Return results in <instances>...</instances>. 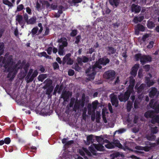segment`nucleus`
Here are the masks:
<instances>
[{"label": "nucleus", "mask_w": 159, "mask_h": 159, "mask_svg": "<svg viewBox=\"0 0 159 159\" xmlns=\"http://www.w3.org/2000/svg\"><path fill=\"white\" fill-rule=\"evenodd\" d=\"M115 72L114 70H109L104 72L103 75V77L109 81H112L115 78Z\"/></svg>", "instance_id": "obj_9"}, {"label": "nucleus", "mask_w": 159, "mask_h": 159, "mask_svg": "<svg viewBox=\"0 0 159 159\" xmlns=\"http://www.w3.org/2000/svg\"><path fill=\"white\" fill-rule=\"evenodd\" d=\"M137 27L138 30L143 31L145 30L144 27L141 24H138L137 25Z\"/></svg>", "instance_id": "obj_40"}, {"label": "nucleus", "mask_w": 159, "mask_h": 159, "mask_svg": "<svg viewBox=\"0 0 159 159\" xmlns=\"http://www.w3.org/2000/svg\"><path fill=\"white\" fill-rule=\"evenodd\" d=\"M36 21V19L34 17H32L28 20L26 22L27 25L29 24H33Z\"/></svg>", "instance_id": "obj_34"}, {"label": "nucleus", "mask_w": 159, "mask_h": 159, "mask_svg": "<svg viewBox=\"0 0 159 159\" xmlns=\"http://www.w3.org/2000/svg\"><path fill=\"white\" fill-rule=\"evenodd\" d=\"M33 69H31L30 70H29V71L27 74V75L25 77V79L26 80V82L27 83H29L30 82H29V80H29L30 79V77L32 75L31 74H32L33 72Z\"/></svg>", "instance_id": "obj_29"}, {"label": "nucleus", "mask_w": 159, "mask_h": 159, "mask_svg": "<svg viewBox=\"0 0 159 159\" xmlns=\"http://www.w3.org/2000/svg\"><path fill=\"white\" fill-rule=\"evenodd\" d=\"M89 148L90 152L94 156H97L98 154L97 151H103L104 150V147L100 143H93L89 147Z\"/></svg>", "instance_id": "obj_6"}, {"label": "nucleus", "mask_w": 159, "mask_h": 159, "mask_svg": "<svg viewBox=\"0 0 159 159\" xmlns=\"http://www.w3.org/2000/svg\"><path fill=\"white\" fill-rule=\"evenodd\" d=\"M41 55L42 56L44 57H45L46 58H49V57H50V56L48 55L47 54L46 52H41Z\"/></svg>", "instance_id": "obj_59"}, {"label": "nucleus", "mask_w": 159, "mask_h": 159, "mask_svg": "<svg viewBox=\"0 0 159 159\" xmlns=\"http://www.w3.org/2000/svg\"><path fill=\"white\" fill-rule=\"evenodd\" d=\"M75 98H72L70 99V101L69 104V107H72L73 106L74 104L75 103Z\"/></svg>", "instance_id": "obj_43"}, {"label": "nucleus", "mask_w": 159, "mask_h": 159, "mask_svg": "<svg viewBox=\"0 0 159 159\" xmlns=\"http://www.w3.org/2000/svg\"><path fill=\"white\" fill-rule=\"evenodd\" d=\"M47 77V75L46 74H42L39 75L38 77V79L39 81L42 82Z\"/></svg>", "instance_id": "obj_31"}, {"label": "nucleus", "mask_w": 159, "mask_h": 159, "mask_svg": "<svg viewBox=\"0 0 159 159\" xmlns=\"http://www.w3.org/2000/svg\"><path fill=\"white\" fill-rule=\"evenodd\" d=\"M139 67V63L136 64L132 68L131 75L135 76L137 74V71Z\"/></svg>", "instance_id": "obj_17"}, {"label": "nucleus", "mask_w": 159, "mask_h": 159, "mask_svg": "<svg viewBox=\"0 0 159 159\" xmlns=\"http://www.w3.org/2000/svg\"><path fill=\"white\" fill-rule=\"evenodd\" d=\"M77 32L78 31L77 30H72L70 34V35L71 37H74L77 35Z\"/></svg>", "instance_id": "obj_41"}, {"label": "nucleus", "mask_w": 159, "mask_h": 159, "mask_svg": "<svg viewBox=\"0 0 159 159\" xmlns=\"http://www.w3.org/2000/svg\"><path fill=\"white\" fill-rule=\"evenodd\" d=\"M152 133L147 137L148 139H154L156 138V136L154 134V133H157L158 132L157 127H155L151 129Z\"/></svg>", "instance_id": "obj_15"}, {"label": "nucleus", "mask_w": 159, "mask_h": 159, "mask_svg": "<svg viewBox=\"0 0 159 159\" xmlns=\"http://www.w3.org/2000/svg\"><path fill=\"white\" fill-rule=\"evenodd\" d=\"M2 63L4 64L3 66L5 68L4 71L5 72H9L7 77L13 79L20 68L19 67L18 68H17V65L12 66L13 63L12 56H9L7 58L6 61L5 59H4L2 61Z\"/></svg>", "instance_id": "obj_1"}, {"label": "nucleus", "mask_w": 159, "mask_h": 159, "mask_svg": "<svg viewBox=\"0 0 159 159\" xmlns=\"http://www.w3.org/2000/svg\"><path fill=\"white\" fill-rule=\"evenodd\" d=\"M135 58L136 61H138L140 59V62L143 65L147 61H152V58L149 55L142 56L140 53L136 54L135 55Z\"/></svg>", "instance_id": "obj_8"}, {"label": "nucleus", "mask_w": 159, "mask_h": 159, "mask_svg": "<svg viewBox=\"0 0 159 159\" xmlns=\"http://www.w3.org/2000/svg\"><path fill=\"white\" fill-rule=\"evenodd\" d=\"M107 50L108 52V54L109 55L115 53L116 51V49L111 46H108L107 48Z\"/></svg>", "instance_id": "obj_23"}, {"label": "nucleus", "mask_w": 159, "mask_h": 159, "mask_svg": "<svg viewBox=\"0 0 159 159\" xmlns=\"http://www.w3.org/2000/svg\"><path fill=\"white\" fill-rule=\"evenodd\" d=\"M110 61V59L107 58V56H105L98 59L93 66L97 69H101L102 67L101 65H102L103 66H106L109 63Z\"/></svg>", "instance_id": "obj_5"}, {"label": "nucleus", "mask_w": 159, "mask_h": 159, "mask_svg": "<svg viewBox=\"0 0 159 159\" xmlns=\"http://www.w3.org/2000/svg\"><path fill=\"white\" fill-rule=\"evenodd\" d=\"M57 42L59 43H62V44L60 45H62L64 47H66L68 45L67 40L64 37H61L60 39H58Z\"/></svg>", "instance_id": "obj_19"}, {"label": "nucleus", "mask_w": 159, "mask_h": 159, "mask_svg": "<svg viewBox=\"0 0 159 159\" xmlns=\"http://www.w3.org/2000/svg\"><path fill=\"white\" fill-rule=\"evenodd\" d=\"M113 25L114 28H117L120 25V23L117 22L115 23H113Z\"/></svg>", "instance_id": "obj_61"}, {"label": "nucleus", "mask_w": 159, "mask_h": 159, "mask_svg": "<svg viewBox=\"0 0 159 159\" xmlns=\"http://www.w3.org/2000/svg\"><path fill=\"white\" fill-rule=\"evenodd\" d=\"M38 74V73L37 70H34L31 75L30 79L29 80H28L29 82L30 83L32 82L34 80V78L37 76Z\"/></svg>", "instance_id": "obj_22"}, {"label": "nucleus", "mask_w": 159, "mask_h": 159, "mask_svg": "<svg viewBox=\"0 0 159 159\" xmlns=\"http://www.w3.org/2000/svg\"><path fill=\"white\" fill-rule=\"evenodd\" d=\"M74 71L72 69H69L68 71V75L69 76H73L74 74Z\"/></svg>", "instance_id": "obj_52"}, {"label": "nucleus", "mask_w": 159, "mask_h": 159, "mask_svg": "<svg viewBox=\"0 0 159 159\" xmlns=\"http://www.w3.org/2000/svg\"><path fill=\"white\" fill-rule=\"evenodd\" d=\"M26 11L28 14L30 15L32 14L31 9L29 7H28L26 8Z\"/></svg>", "instance_id": "obj_63"}, {"label": "nucleus", "mask_w": 159, "mask_h": 159, "mask_svg": "<svg viewBox=\"0 0 159 159\" xmlns=\"http://www.w3.org/2000/svg\"><path fill=\"white\" fill-rule=\"evenodd\" d=\"M98 104V101L97 100L93 102L92 103V108L94 111L97 108Z\"/></svg>", "instance_id": "obj_33"}, {"label": "nucleus", "mask_w": 159, "mask_h": 159, "mask_svg": "<svg viewBox=\"0 0 159 159\" xmlns=\"http://www.w3.org/2000/svg\"><path fill=\"white\" fill-rule=\"evenodd\" d=\"M53 66L54 69L55 70L59 68V66L57 62H55L53 63Z\"/></svg>", "instance_id": "obj_56"}, {"label": "nucleus", "mask_w": 159, "mask_h": 159, "mask_svg": "<svg viewBox=\"0 0 159 159\" xmlns=\"http://www.w3.org/2000/svg\"><path fill=\"white\" fill-rule=\"evenodd\" d=\"M64 47H63L62 45H59L58 47V53L60 55L62 56L64 55Z\"/></svg>", "instance_id": "obj_26"}, {"label": "nucleus", "mask_w": 159, "mask_h": 159, "mask_svg": "<svg viewBox=\"0 0 159 159\" xmlns=\"http://www.w3.org/2000/svg\"><path fill=\"white\" fill-rule=\"evenodd\" d=\"M76 60L79 65L81 66L83 65V63H86L92 61V60L90 59L86 56L84 55H82L81 57H78Z\"/></svg>", "instance_id": "obj_11"}, {"label": "nucleus", "mask_w": 159, "mask_h": 159, "mask_svg": "<svg viewBox=\"0 0 159 159\" xmlns=\"http://www.w3.org/2000/svg\"><path fill=\"white\" fill-rule=\"evenodd\" d=\"M3 3L4 4L7 5L10 7H12L13 6L12 3L8 0H3Z\"/></svg>", "instance_id": "obj_38"}, {"label": "nucleus", "mask_w": 159, "mask_h": 159, "mask_svg": "<svg viewBox=\"0 0 159 159\" xmlns=\"http://www.w3.org/2000/svg\"><path fill=\"white\" fill-rule=\"evenodd\" d=\"M152 146V145H150L149 146H147L145 147H142L140 146H137L135 147V148L136 149L139 150H143L146 152H148L151 149V147Z\"/></svg>", "instance_id": "obj_20"}, {"label": "nucleus", "mask_w": 159, "mask_h": 159, "mask_svg": "<svg viewBox=\"0 0 159 159\" xmlns=\"http://www.w3.org/2000/svg\"><path fill=\"white\" fill-rule=\"evenodd\" d=\"M120 82V80L119 79V77L118 76L117 77L116 80L113 83L114 85H116L119 84Z\"/></svg>", "instance_id": "obj_51"}, {"label": "nucleus", "mask_w": 159, "mask_h": 159, "mask_svg": "<svg viewBox=\"0 0 159 159\" xmlns=\"http://www.w3.org/2000/svg\"><path fill=\"white\" fill-rule=\"evenodd\" d=\"M139 103V102L138 101L136 100L134 104V107L135 108H137L138 107V105Z\"/></svg>", "instance_id": "obj_60"}, {"label": "nucleus", "mask_w": 159, "mask_h": 159, "mask_svg": "<svg viewBox=\"0 0 159 159\" xmlns=\"http://www.w3.org/2000/svg\"><path fill=\"white\" fill-rule=\"evenodd\" d=\"M96 122L97 123L99 122L100 119V113L97 111L96 114Z\"/></svg>", "instance_id": "obj_46"}, {"label": "nucleus", "mask_w": 159, "mask_h": 159, "mask_svg": "<svg viewBox=\"0 0 159 159\" xmlns=\"http://www.w3.org/2000/svg\"><path fill=\"white\" fill-rule=\"evenodd\" d=\"M86 110H84L83 111V114H82V117L83 118L84 120H85L86 119V117L87 116V115L86 114Z\"/></svg>", "instance_id": "obj_58"}, {"label": "nucleus", "mask_w": 159, "mask_h": 159, "mask_svg": "<svg viewBox=\"0 0 159 159\" xmlns=\"http://www.w3.org/2000/svg\"><path fill=\"white\" fill-rule=\"evenodd\" d=\"M148 27L149 28H152L154 27L155 24L152 21H148L147 24Z\"/></svg>", "instance_id": "obj_48"}, {"label": "nucleus", "mask_w": 159, "mask_h": 159, "mask_svg": "<svg viewBox=\"0 0 159 159\" xmlns=\"http://www.w3.org/2000/svg\"><path fill=\"white\" fill-rule=\"evenodd\" d=\"M36 8L37 9L38 11L41 9V4L39 3L38 1H37L36 3Z\"/></svg>", "instance_id": "obj_53"}, {"label": "nucleus", "mask_w": 159, "mask_h": 159, "mask_svg": "<svg viewBox=\"0 0 159 159\" xmlns=\"http://www.w3.org/2000/svg\"><path fill=\"white\" fill-rule=\"evenodd\" d=\"M85 95L83 93L81 99L78 100L77 99L76 100L73 108V111L76 112L77 110L83 108L85 105Z\"/></svg>", "instance_id": "obj_3"}, {"label": "nucleus", "mask_w": 159, "mask_h": 159, "mask_svg": "<svg viewBox=\"0 0 159 159\" xmlns=\"http://www.w3.org/2000/svg\"><path fill=\"white\" fill-rule=\"evenodd\" d=\"M85 152L83 150H80L79 153L82 156H83L85 159H89V158L85 155Z\"/></svg>", "instance_id": "obj_47"}, {"label": "nucleus", "mask_w": 159, "mask_h": 159, "mask_svg": "<svg viewBox=\"0 0 159 159\" xmlns=\"http://www.w3.org/2000/svg\"><path fill=\"white\" fill-rule=\"evenodd\" d=\"M46 30L44 33L43 34V37L48 35L49 33V30L48 28L46 27L45 28Z\"/></svg>", "instance_id": "obj_49"}, {"label": "nucleus", "mask_w": 159, "mask_h": 159, "mask_svg": "<svg viewBox=\"0 0 159 159\" xmlns=\"http://www.w3.org/2000/svg\"><path fill=\"white\" fill-rule=\"evenodd\" d=\"M29 66V64L28 63L26 64L24 67V69L26 72H27Z\"/></svg>", "instance_id": "obj_57"}, {"label": "nucleus", "mask_w": 159, "mask_h": 159, "mask_svg": "<svg viewBox=\"0 0 159 159\" xmlns=\"http://www.w3.org/2000/svg\"><path fill=\"white\" fill-rule=\"evenodd\" d=\"M144 19V16H143L139 17H135L133 20L136 23L138 21L141 22Z\"/></svg>", "instance_id": "obj_30"}, {"label": "nucleus", "mask_w": 159, "mask_h": 159, "mask_svg": "<svg viewBox=\"0 0 159 159\" xmlns=\"http://www.w3.org/2000/svg\"><path fill=\"white\" fill-rule=\"evenodd\" d=\"M143 68L144 69H145L146 71H148L149 69L150 66L148 65H145V66H143Z\"/></svg>", "instance_id": "obj_64"}, {"label": "nucleus", "mask_w": 159, "mask_h": 159, "mask_svg": "<svg viewBox=\"0 0 159 159\" xmlns=\"http://www.w3.org/2000/svg\"><path fill=\"white\" fill-rule=\"evenodd\" d=\"M120 155V156L122 157V154L120 155V153L119 152H114L111 155V157H112L113 158L115 159V158L119 156Z\"/></svg>", "instance_id": "obj_42"}, {"label": "nucleus", "mask_w": 159, "mask_h": 159, "mask_svg": "<svg viewBox=\"0 0 159 159\" xmlns=\"http://www.w3.org/2000/svg\"><path fill=\"white\" fill-rule=\"evenodd\" d=\"M146 86V84H141L138 88V92L139 93H141L144 89Z\"/></svg>", "instance_id": "obj_37"}, {"label": "nucleus", "mask_w": 159, "mask_h": 159, "mask_svg": "<svg viewBox=\"0 0 159 159\" xmlns=\"http://www.w3.org/2000/svg\"><path fill=\"white\" fill-rule=\"evenodd\" d=\"M111 102L112 106L115 107H118V101L116 96L114 95L111 98Z\"/></svg>", "instance_id": "obj_18"}, {"label": "nucleus", "mask_w": 159, "mask_h": 159, "mask_svg": "<svg viewBox=\"0 0 159 159\" xmlns=\"http://www.w3.org/2000/svg\"><path fill=\"white\" fill-rule=\"evenodd\" d=\"M39 30V28L37 27H34L31 30L32 35L33 37L37 33Z\"/></svg>", "instance_id": "obj_35"}, {"label": "nucleus", "mask_w": 159, "mask_h": 159, "mask_svg": "<svg viewBox=\"0 0 159 159\" xmlns=\"http://www.w3.org/2000/svg\"><path fill=\"white\" fill-rule=\"evenodd\" d=\"M126 130V129L125 128H122L119 129L118 130H116L115 131V134L118 133V134H121L123 133Z\"/></svg>", "instance_id": "obj_39"}, {"label": "nucleus", "mask_w": 159, "mask_h": 159, "mask_svg": "<svg viewBox=\"0 0 159 159\" xmlns=\"http://www.w3.org/2000/svg\"><path fill=\"white\" fill-rule=\"evenodd\" d=\"M97 68L95 67L93 65L90 66L86 70V73L87 74L88 78L87 80L89 81L93 80L95 77V76L98 72L96 70Z\"/></svg>", "instance_id": "obj_7"}, {"label": "nucleus", "mask_w": 159, "mask_h": 159, "mask_svg": "<svg viewBox=\"0 0 159 159\" xmlns=\"http://www.w3.org/2000/svg\"><path fill=\"white\" fill-rule=\"evenodd\" d=\"M52 47H49L46 50V51H47L48 54L50 55L52 53Z\"/></svg>", "instance_id": "obj_54"}, {"label": "nucleus", "mask_w": 159, "mask_h": 159, "mask_svg": "<svg viewBox=\"0 0 159 159\" xmlns=\"http://www.w3.org/2000/svg\"><path fill=\"white\" fill-rule=\"evenodd\" d=\"M99 143L101 141H102L103 140H96ZM105 140L106 143L107 144H105V147L108 149H112L114 148L115 147H117L121 149H123V147L122 144L120 143L119 141H117L116 140H115L113 142H110L108 140Z\"/></svg>", "instance_id": "obj_4"}, {"label": "nucleus", "mask_w": 159, "mask_h": 159, "mask_svg": "<svg viewBox=\"0 0 159 159\" xmlns=\"http://www.w3.org/2000/svg\"><path fill=\"white\" fill-rule=\"evenodd\" d=\"M24 19L25 21L27 22L28 20V16L26 13H25L24 14Z\"/></svg>", "instance_id": "obj_62"}, {"label": "nucleus", "mask_w": 159, "mask_h": 159, "mask_svg": "<svg viewBox=\"0 0 159 159\" xmlns=\"http://www.w3.org/2000/svg\"><path fill=\"white\" fill-rule=\"evenodd\" d=\"M44 84H45V85L44 87V89H46L47 87H51V85L52 84V81L50 79H47L43 82Z\"/></svg>", "instance_id": "obj_21"}, {"label": "nucleus", "mask_w": 159, "mask_h": 159, "mask_svg": "<svg viewBox=\"0 0 159 159\" xmlns=\"http://www.w3.org/2000/svg\"><path fill=\"white\" fill-rule=\"evenodd\" d=\"M81 39V36L80 35H78L75 37L76 40L75 43L76 44H78L80 42Z\"/></svg>", "instance_id": "obj_45"}, {"label": "nucleus", "mask_w": 159, "mask_h": 159, "mask_svg": "<svg viewBox=\"0 0 159 159\" xmlns=\"http://www.w3.org/2000/svg\"><path fill=\"white\" fill-rule=\"evenodd\" d=\"M83 150L84 151L86 154L89 157H91L92 156L91 152H90L86 148H83Z\"/></svg>", "instance_id": "obj_44"}, {"label": "nucleus", "mask_w": 159, "mask_h": 159, "mask_svg": "<svg viewBox=\"0 0 159 159\" xmlns=\"http://www.w3.org/2000/svg\"><path fill=\"white\" fill-rule=\"evenodd\" d=\"M79 65V64L78 62H77L73 65L72 68L74 69L76 71H79L81 70V68Z\"/></svg>", "instance_id": "obj_28"}, {"label": "nucleus", "mask_w": 159, "mask_h": 159, "mask_svg": "<svg viewBox=\"0 0 159 159\" xmlns=\"http://www.w3.org/2000/svg\"><path fill=\"white\" fill-rule=\"evenodd\" d=\"M94 140H86V142L85 140H84V141L86 145H89L90 144L91 142H95Z\"/></svg>", "instance_id": "obj_55"}, {"label": "nucleus", "mask_w": 159, "mask_h": 159, "mask_svg": "<svg viewBox=\"0 0 159 159\" xmlns=\"http://www.w3.org/2000/svg\"><path fill=\"white\" fill-rule=\"evenodd\" d=\"M72 95L71 93L69 91H63L61 95V98H63L64 101H67L70 96Z\"/></svg>", "instance_id": "obj_14"}, {"label": "nucleus", "mask_w": 159, "mask_h": 159, "mask_svg": "<svg viewBox=\"0 0 159 159\" xmlns=\"http://www.w3.org/2000/svg\"><path fill=\"white\" fill-rule=\"evenodd\" d=\"M4 43L2 42H0V56L4 53Z\"/></svg>", "instance_id": "obj_32"}, {"label": "nucleus", "mask_w": 159, "mask_h": 159, "mask_svg": "<svg viewBox=\"0 0 159 159\" xmlns=\"http://www.w3.org/2000/svg\"><path fill=\"white\" fill-rule=\"evenodd\" d=\"M150 91L149 93V96L151 98L155 97H157L159 94V92L157 89L154 87H152L150 89Z\"/></svg>", "instance_id": "obj_13"}, {"label": "nucleus", "mask_w": 159, "mask_h": 159, "mask_svg": "<svg viewBox=\"0 0 159 159\" xmlns=\"http://www.w3.org/2000/svg\"><path fill=\"white\" fill-rule=\"evenodd\" d=\"M24 8V6L23 4H21L18 5L17 8V11H21Z\"/></svg>", "instance_id": "obj_50"}, {"label": "nucleus", "mask_w": 159, "mask_h": 159, "mask_svg": "<svg viewBox=\"0 0 159 159\" xmlns=\"http://www.w3.org/2000/svg\"><path fill=\"white\" fill-rule=\"evenodd\" d=\"M120 0H111V2H109V3L111 6L114 5L116 7L118 6L119 4V2Z\"/></svg>", "instance_id": "obj_24"}, {"label": "nucleus", "mask_w": 159, "mask_h": 159, "mask_svg": "<svg viewBox=\"0 0 159 159\" xmlns=\"http://www.w3.org/2000/svg\"><path fill=\"white\" fill-rule=\"evenodd\" d=\"M141 7L137 5L133 4L131 6V11L135 13L139 12L141 10Z\"/></svg>", "instance_id": "obj_16"}, {"label": "nucleus", "mask_w": 159, "mask_h": 159, "mask_svg": "<svg viewBox=\"0 0 159 159\" xmlns=\"http://www.w3.org/2000/svg\"><path fill=\"white\" fill-rule=\"evenodd\" d=\"M153 102L154 100H151L150 102L149 105L151 107H152L155 110L146 112L144 114V116L147 118L150 117L152 118V119H153L155 116H157L154 115L155 111L157 113L159 112V102H156L153 105Z\"/></svg>", "instance_id": "obj_2"}, {"label": "nucleus", "mask_w": 159, "mask_h": 159, "mask_svg": "<svg viewBox=\"0 0 159 159\" xmlns=\"http://www.w3.org/2000/svg\"><path fill=\"white\" fill-rule=\"evenodd\" d=\"M135 83V80L131 76L130 77V89L133 88Z\"/></svg>", "instance_id": "obj_25"}, {"label": "nucleus", "mask_w": 159, "mask_h": 159, "mask_svg": "<svg viewBox=\"0 0 159 159\" xmlns=\"http://www.w3.org/2000/svg\"><path fill=\"white\" fill-rule=\"evenodd\" d=\"M127 91L124 93H121L118 96L119 100L120 102H125L129 98V85L127 88Z\"/></svg>", "instance_id": "obj_10"}, {"label": "nucleus", "mask_w": 159, "mask_h": 159, "mask_svg": "<svg viewBox=\"0 0 159 159\" xmlns=\"http://www.w3.org/2000/svg\"><path fill=\"white\" fill-rule=\"evenodd\" d=\"M47 88L48 89L46 90V93L49 96L50 95L51 92L52 91L54 88L53 86Z\"/></svg>", "instance_id": "obj_36"}, {"label": "nucleus", "mask_w": 159, "mask_h": 159, "mask_svg": "<svg viewBox=\"0 0 159 159\" xmlns=\"http://www.w3.org/2000/svg\"><path fill=\"white\" fill-rule=\"evenodd\" d=\"M16 20L18 22L19 24L22 25V23L24 21H23V17L21 15H17L16 16Z\"/></svg>", "instance_id": "obj_27"}, {"label": "nucleus", "mask_w": 159, "mask_h": 159, "mask_svg": "<svg viewBox=\"0 0 159 159\" xmlns=\"http://www.w3.org/2000/svg\"><path fill=\"white\" fill-rule=\"evenodd\" d=\"M71 54H67L63 57L62 61V64L64 65L66 63L67 65H71L73 63V60L70 58Z\"/></svg>", "instance_id": "obj_12"}]
</instances>
